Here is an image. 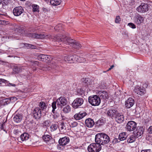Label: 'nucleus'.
I'll return each mask as SVG.
<instances>
[{
  "label": "nucleus",
  "instance_id": "nucleus-7",
  "mask_svg": "<svg viewBox=\"0 0 152 152\" xmlns=\"http://www.w3.org/2000/svg\"><path fill=\"white\" fill-rule=\"evenodd\" d=\"M84 99L81 98H77L72 103V106L74 108H77L81 106L84 102Z\"/></svg>",
  "mask_w": 152,
  "mask_h": 152
},
{
  "label": "nucleus",
  "instance_id": "nucleus-64",
  "mask_svg": "<svg viewBox=\"0 0 152 152\" xmlns=\"http://www.w3.org/2000/svg\"><path fill=\"white\" fill-rule=\"evenodd\" d=\"M59 115L58 114V115H56V117H58L59 116Z\"/></svg>",
  "mask_w": 152,
  "mask_h": 152
},
{
  "label": "nucleus",
  "instance_id": "nucleus-47",
  "mask_svg": "<svg viewBox=\"0 0 152 152\" xmlns=\"http://www.w3.org/2000/svg\"><path fill=\"white\" fill-rule=\"evenodd\" d=\"M148 131L150 134H152V126L149 127Z\"/></svg>",
  "mask_w": 152,
  "mask_h": 152
},
{
  "label": "nucleus",
  "instance_id": "nucleus-36",
  "mask_svg": "<svg viewBox=\"0 0 152 152\" xmlns=\"http://www.w3.org/2000/svg\"><path fill=\"white\" fill-rule=\"evenodd\" d=\"M78 124L77 122L74 121L71 123L70 124V126L71 127L74 128L77 126Z\"/></svg>",
  "mask_w": 152,
  "mask_h": 152
},
{
  "label": "nucleus",
  "instance_id": "nucleus-63",
  "mask_svg": "<svg viewBox=\"0 0 152 152\" xmlns=\"http://www.w3.org/2000/svg\"><path fill=\"white\" fill-rule=\"evenodd\" d=\"M20 1H25L26 0H20Z\"/></svg>",
  "mask_w": 152,
  "mask_h": 152
},
{
  "label": "nucleus",
  "instance_id": "nucleus-8",
  "mask_svg": "<svg viewBox=\"0 0 152 152\" xmlns=\"http://www.w3.org/2000/svg\"><path fill=\"white\" fill-rule=\"evenodd\" d=\"M33 117L37 120H39L41 117V111L39 107L35 108L32 112Z\"/></svg>",
  "mask_w": 152,
  "mask_h": 152
},
{
  "label": "nucleus",
  "instance_id": "nucleus-15",
  "mask_svg": "<svg viewBox=\"0 0 152 152\" xmlns=\"http://www.w3.org/2000/svg\"><path fill=\"white\" fill-rule=\"evenodd\" d=\"M98 94L100 99H106L109 98L108 93L105 91H99Z\"/></svg>",
  "mask_w": 152,
  "mask_h": 152
},
{
  "label": "nucleus",
  "instance_id": "nucleus-59",
  "mask_svg": "<svg viewBox=\"0 0 152 152\" xmlns=\"http://www.w3.org/2000/svg\"><path fill=\"white\" fill-rule=\"evenodd\" d=\"M2 86V83H0V86Z\"/></svg>",
  "mask_w": 152,
  "mask_h": 152
},
{
  "label": "nucleus",
  "instance_id": "nucleus-57",
  "mask_svg": "<svg viewBox=\"0 0 152 152\" xmlns=\"http://www.w3.org/2000/svg\"><path fill=\"white\" fill-rule=\"evenodd\" d=\"M114 67V66L113 65H112V66H111L110 68L112 69L113 67Z\"/></svg>",
  "mask_w": 152,
  "mask_h": 152
},
{
  "label": "nucleus",
  "instance_id": "nucleus-32",
  "mask_svg": "<svg viewBox=\"0 0 152 152\" xmlns=\"http://www.w3.org/2000/svg\"><path fill=\"white\" fill-rule=\"evenodd\" d=\"M135 137L133 135L130 136L127 139V142L129 143L134 142L135 140Z\"/></svg>",
  "mask_w": 152,
  "mask_h": 152
},
{
  "label": "nucleus",
  "instance_id": "nucleus-58",
  "mask_svg": "<svg viewBox=\"0 0 152 152\" xmlns=\"http://www.w3.org/2000/svg\"><path fill=\"white\" fill-rule=\"evenodd\" d=\"M90 56V55L89 54H87L86 56L87 57H88V56Z\"/></svg>",
  "mask_w": 152,
  "mask_h": 152
},
{
  "label": "nucleus",
  "instance_id": "nucleus-10",
  "mask_svg": "<svg viewBox=\"0 0 152 152\" xmlns=\"http://www.w3.org/2000/svg\"><path fill=\"white\" fill-rule=\"evenodd\" d=\"M24 12V10L21 6L16 7L14 8L13 11L14 15L16 16H19L22 14Z\"/></svg>",
  "mask_w": 152,
  "mask_h": 152
},
{
  "label": "nucleus",
  "instance_id": "nucleus-22",
  "mask_svg": "<svg viewBox=\"0 0 152 152\" xmlns=\"http://www.w3.org/2000/svg\"><path fill=\"white\" fill-rule=\"evenodd\" d=\"M143 129L142 127H138L137 130L134 132V135L137 137L141 136L143 133Z\"/></svg>",
  "mask_w": 152,
  "mask_h": 152
},
{
  "label": "nucleus",
  "instance_id": "nucleus-33",
  "mask_svg": "<svg viewBox=\"0 0 152 152\" xmlns=\"http://www.w3.org/2000/svg\"><path fill=\"white\" fill-rule=\"evenodd\" d=\"M58 127V125L57 124H52L50 127V131L53 132L56 130Z\"/></svg>",
  "mask_w": 152,
  "mask_h": 152
},
{
  "label": "nucleus",
  "instance_id": "nucleus-27",
  "mask_svg": "<svg viewBox=\"0 0 152 152\" xmlns=\"http://www.w3.org/2000/svg\"><path fill=\"white\" fill-rule=\"evenodd\" d=\"M127 137L126 133V132H123L119 134L118 138H119V140L122 141L126 140Z\"/></svg>",
  "mask_w": 152,
  "mask_h": 152
},
{
  "label": "nucleus",
  "instance_id": "nucleus-17",
  "mask_svg": "<svg viewBox=\"0 0 152 152\" xmlns=\"http://www.w3.org/2000/svg\"><path fill=\"white\" fill-rule=\"evenodd\" d=\"M144 18L140 15H137L134 18V22L137 24H140L144 21Z\"/></svg>",
  "mask_w": 152,
  "mask_h": 152
},
{
  "label": "nucleus",
  "instance_id": "nucleus-40",
  "mask_svg": "<svg viewBox=\"0 0 152 152\" xmlns=\"http://www.w3.org/2000/svg\"><path fill=\"white\" fill-rule=\"evenodd\" d=\"M121 21V19L119 16L116 17L115 20V22L116 23H120Z\"/></svg>",
  "mask_w": 152,
  "mask_h": 152
},
{
  "label": "nucleus",
  "instance_id": "nucleus-18",
  "mask_svg": "<svg viewBox=\"0 0 152 152\" xmlns=\"http://www.w3.org/2000/svg\"><path fill=\"white\" fill-rule=\"evenodd\" d=\"M134 100L132 98H129L126 101L125 106L127 108H129L134 104Z\"/></svg>",
  "mask_w": 152,
  "mask_h": 152
},
{
  "label": "nucleus",
  "instance_id": "nucleus-39",
  "mask_svg": "<svg viewBox=\"0 0 152 152\" xmlns=\"http://www.w3.org/2000/svg\"><path fill=\"white\" fill-rule=\"evenodd\" d=\"M60 129L61 130H63V129H66L65 124L64 122L63 121H62L61 122V124Z\"/></svg>",
  "mask_w": 152,
  "mask_h": 152
},
{
  "label": "nucleus",
  "instance_id": "nucleus-23",
  "mask_svg": "<svg viewBox=\"0 0 152 152\" xmlns=\"http://www.w3.org/2000/svg\"><path fill=\"white\" fill-rule=\"evenodd\" d=\"M39 63L37 61H35L34 63V64L35 66L37 65L39 66L40 69L44 71H50V70L51 68L50 66H47L46 65H41L40 64L39 65Z\"/></svg>",
  "mask_w": 152,
  "mask_h": 152
},
{
  "label": "nucleus",
  "instance_id": "nucleus-42",
  "mask_svg": "<svg viewBox=\"0 0 152 152\" xmlns=\"http://www.w3.org/2000/svg\"><path fill=\"white\" fill-rule=\"evenodd\" d=\"M14 133L15 134L17 135H19L21 134L20 131L18 129L14 130Z\"/></svg>",
  "mask_w": 152,
  "mask_h": 152
},
{
  "label": "nucleus",
  "instance_id": "nucleus-4",
  "mask_svg": "<svg viewBox=\"0 0 152 152\" xmlns=\"http://www.w3.org/2000/svg\"><path fill=\"white\" fill-rule=\"evenodd\" d=\"M26 35L29 37H32L36 39H43L50 38L51 36L50 35H47L44 33H26Z\"/></svg>",
  "mask_w": 152,
  "mask_h": 152
},
{
  "label": "nucleus",
  "instance_id": "nucleus-49",
  "mask_svg": "<svg viewBox=\"0 0 152 152\" xmlns=\"http://www.w3.org/2000/svg\"><path fill=\"white\" fill-rule=\"evenodd\" d=\"M46 56L45 57V60H49L50 59V58H51V57L48 55H46Z\"/></svg>",
  "mask_w": 152,
  "mask_h": 152
},
{
  "label": "nucleus",
  "instance_id": "nucleus-26",
  "mask_svg": "<svg viewBox=\"0 0 152 152\" xmlns=\"http://www.w3.org/2000/svg\"><path fill=\"white\" fill-rule=\"evenodd\" d=\"M28 138V134L26 133H24L21 135L20 137L18 140L20 139L22 141H24L27 140Z\"/></svg>",
  "mask_w": 152,
  "mask_h": 152
},
{
  "label": "nucleus",
  "instance_id": "nucleus-25",
  "mask_svg": "<svg viewBox=\"0 0 152 152\" xmlns=\"http://www.w3.org/2000/svg\"><path fill=\"white\" fill-rule=\"evenodd\" d=\"M22 115L20 114H17L15 115L13 118L14 121L16 123H19L22 119Z\"/></svg>",
  "mask_w": 152,
  "mask_h": 152
},
{
  "label": "nucleus",
  "instance_id": "nucleus-55",
  "mask_svg": "<svg viewBox=\"0 0 152 152\" xmlns=\"http://www.w3.org/2000/svg\"><path fill=\"white\" fill-rule=\"evenodd\" d=\"M23 28H20L19 29L18 31L19 32H20L23 31Z\"/></svg>",
  "mask_w": 152,
  "mask_h": 152
},
{
  "label": "nucleus",
  "instance_id": "nucleus-21",
  "mask_svg": "<svg viewBox=\"0 0 152 152\" xmlns=\"http://www.w3.org/2000/svg\"><path fill=\"white\" fill-rule=\"evenodd\" d=\"M69 139L68 137H65L60 138L59 140V143L62 145H64L69 143Z\"/></svg>",
  "mask_w": 152,
  "mask_h": 152
},
{
  "label": "nucleus",
  "instance_id": "nucleus-38",
  "mask_svg": "<svg viewBox=\"0 0 152 152\" xmlns=\"http://www.w3.org/2000/svg\"><path fill=\"white\" fill-rule=\"evenodd\" d=\"M33 12H37L38 10V6L37 5H34L32 6Z\"/></svg>",
  "mask_w": 152,
  "mask_h": 152
},
{
  "label": "nucleus",
  "instance_id": "nucleus-3",
  "mask_svg": "<svg viewBox=\"0 0 152 152\" xmlns=\"http://www.w3.org/2000/svg\"><path fill=\"white\" fill-rule=\"evenodd\" d=\"M67 103L66 99L64 97L61 96L57 99L56 101L53 102L52 104V107L53 108L52 112L55 113V109L56 108V104L58 107H61L65 105Z\"/></svg>",
  "mask_w": 152,
  "mask_h": 152
},
{
  "label": "nucleus",
  "instance_id": "nucleus-52",
  "mask_svg": "<svg viewBox=\"0 0 152 152\" xmlns=\"http://www.w3.org/2000/svg\"><path fill=\"white\" fill-rule=\"evenodd\" d=\"M9 1V0H4V3H5L6 4H7L8 2Z\"/></svg>",
  "mask_w": 152,
  "mask_h": 152
},
{
  "label": "nucleus",
  "instance_id": "nucleus-29",
  "mask_svg": "<svg viewBox=\"0 0 152 152\" xmlns=\"http://www.w3.org/2000/svg\"><path fill=\"white\" fill-rule=\"evenodd\" d=\"M93 83L92 81L90 79H86L85 82H83V85L85 86H88L89 85H92Z\"/></svg>",
  "mask_w": 152,
  "mask_h": 152
},
{
  "label": "nucleus",
  "instance_id": "nucleus-24",
  "mask_svg": "<svg viewBox=\"0 0 152 152\" xmlns=\"http://www.w3.org/2000/svg\"><path fill=\"white\" fill-rule=\"evenodd\" d=\"M22 69H24L23 66H14L13 68V73L14 74L19 73L21 72Z\"/></svg>",
  "mask_w": 152,
  "mask_h": 152
},
{
  "label": "nucleus",
  "instance_id": "nucleus-41",
  "mask_svg": "<svg viewBox=\"0 0 152 152\" xmlns=\"http://www.w3.org/2000/svg\"><path fill=\"white\" fill-rule=\"evenodd\" d=\"M128 25L132 28L134 29L136 28L135 25L133 23H128Z\"/></svg>",
  "mask_w": 152,
  "mask_h": 152
},
{
  "label": "nucleus",
  "instance_id": "nucleus-9",
  "mask_svg": "<svg viewBox=\"0 0 152 152\" xmlns=\"http://www.w3.org/2000/svg\"><path fill=\"white\" fill-rule=\"evenodd\" d=\"M136 123L134 121H129L126 125V129L129 132L133 131L136 128Z\"/></svg>",
  "mask_w": 152,
  "mask_h": 152
},
{
  "label": "nucleus",
  "instance_id": "nucleus-30",
  "mask_svg": "<svg viewBox=\"0 0 152 152\" xmlns=\"http://www.w3.org/2000/svg\"><path fill=\"white\" fill-rule=\"evenodd\" d=\"M61 2V0H50V4L53 6L59 5Z\"/></svg>",
  "mask_w": 152,
  "mask_h": 152
},
{
  "label": "nucleus",
  "instance_id": "nucleus-50",
  "mask_svg": "<svg viewBox=\"0 0 152 152\" xmlns=\"http://www.w3.org/2000/svg\"><path fill=\"white\" fill-rule=\"evenodd\" d=\"M6 81V80L4 79H0V83H4Z\"/></svg>",
  "mask_w": 152,
  "mask_h": 152
},
{
  "label": "nucleus",
  "instance_id": "nucleus-31",
  "mask_svg": "<svg viewBox=\"0 0 152 152\" xmlns=\"http://www.w3.org/2000/svg\"><path fill=\"white\" fill-rule=\"evenodd\" d=\"M39 106L40 108V110H44L47 107V106L46 105L45 103L43 102H41L39 103Z\"/></svg>",
  "mask_w": 152,
  "mask_h": 152
},
{
  "label": "nucleus",
  "instance_id": "nucleus-45",
  "mask_svg": "<svg viewBox=\"0 0 152 152\" xmlns=\"http://www.w3.org/2000/svg\"><path fill=\"white\" fill-rule=\"evenodd\" d=\"M37 58L40 61H43V60H42V54H40L37 57Z\"/></svg>",
  "mask_w": 152,
  "mask_h": 152
},
{
  "label": "nucleus",
  "instance_id": "nucleus-14",
  "mask_svg": "<svg viewBox=\"0 0 152 152\" xmlns=\"http://www.w3.org/2000/svg\"><path fill=\"white\" fill-rule=\"evenodd\" d=\"M76 55L67 56L64 57V60L66 62L72 63L76 62V59L75 58Z\"/></svg>",
  "mask_w": 152,
  "mask_h": 152
},
{
  "label": "nucleus",
  "instance_id": "nucleus-53",
  "mask_svg": "<svg viewBox=\"0 0 152 152\" xmlns=\"http://www.w3.org/2000/svg\"><path fill=\"white\" fill-rule=\"evenodd\" d=\"M45 57L46 56V55L42 54V60H43V61H45Z\"/></svg>",
  "mask_w": 152,
  "mask_h": 152
},
{
  "label": "nucleus",
  "instance_id": "nucleus-12",
  "mask_svg": "<svg viewBox=\"0 0 152 152\" xmlns=\"http://www.w3.org/2000/svg\"><path fill=\"white\" fill-rule=\"evenodd\" d=\"M134 92L137 94L142 95L145 93V89L143 87L137 86L135 87L134 90Z\"/></svg>",
  "mask_w": 152,
  "mask_h": 152
},
{
  "label": "nucleus",
  "instance_id": "nucleus-54",
  "mask_svg": "<svg viewBox=\"0 0 152 152\" xmlns=\"http://www.w3.org/2000/svg\"><path fill=\"white\" fill-rule=\"evenodd\" d=\"M43 10L44 12H46L48 11V10L46 8H43Z\"/></svg>",
  "mask_w": 152,
  "mask_h": 152
},
{
  "label": "nucleus",
  "instance_id": "nucleus-48",
  "mask_svg": "<svg viewBox=\"0 0 152 152\" xmlns=\"http://www.w3.org/2000/svg\"><path fill=\"white\" fill-rule=\"evenodd\" d=\"M141 152H151V151L150 149L142 150Z\"/></svg>",
  "mask_w": 152,
  "mask_h": 152
},
{
  "label": "nucleus",
  "instance_id": "nucleus-11",
  "mask_svg": "<svg viewBox=\"0 0 152 152\" xmlns=\"http://www.w3.org/2000/svg\"><path fill=\"white\" fill-rule=\"evenodd\" d=\"M137 10L140 12H145L148 10V5L145 3H142L137 8Z\"/></svg>",
  "mask_w": 152,
  "mask_h": 152
},
{
  "label": "nucleus",
  "instance_id": "nucleus-35",
  "mask_svg": "<svg viewBox=\"0 0 152 152\" xmlns=\"http://www.w3.org/2000/svg\"><path fill=\"white\" fill-rule=\"evenodd\" d=\"M51 137L49 135H44L43 136V139L46 142L49 141L51 139Z\"/></svg>",
  "mask_w": 152,
  "mask_h": 152
},
{
  "label": "nucleus",
  "instance_id": "nucleus-46",
  "mask_svg": "<svg viewBox=\"0 0 152 152\" xmlns=\"http://www.w3.org/2000/svg\"><path fill=\"white\" fill-rule=\"evenodd\" d=\"M50 123V121L49 120H46L44 122V123L45 125H47L49 124Z\"/></svg>",
  "mask_w": 152,
  "mask_h": 152
},
{
  "label": "nucleus",
  "instance_id": "nucleus-19",
  "mask_svg": "<svg viewBox=\"0 0 152 152\" xmlns=\"http://www.w3.org/2000/svg\"><path fill=\"white\" fill-rule=\"evenodd\" d=\"M86 115L87 113L85 112H80L74 115V118L76 120H80L85 116Z\"/></svg>",
  "mask_w": 152,
  "mask_h": 152
},
{
  "label": "nucleus",
  "instance_id": "nucleus-1",
  "mask_svg": "<svg viewBox=\"0 0 152 152\" xmlns=\"http://www.w3.org/2000/svg\"><path fill=\"white\" fill-rule=\"evenodd\" d=\"M53 40L60 45L66 44L75 49H79L81 47V45L78 42L65 35L56 36L54 37Z\"/></svg>",
  "mask_w": 152,
  "mask_h": 152
},
{
  "label": "nucleus",
  "instance_id": "nucleus-34",
  "mask_svg": "<svg viewBox=\"0 0 152 152\" xmlns=\"http://www.w3.org/2000/svg\"><path fill=\"white\" fill-rule=\"evenodd\" d=\"M71 111V107L69 105H67L64 107L63 109V111L64 113H67Z\"/></svg>",
  "mask_w": 152,
  "mask_h": 152
},
{
  "label": "nucleus",
  "instance_id": "nucleus-60",
  "mask_svg": "<svg viewBox=\"0 0 152 152\" xmlns=\"http://www.w3.org/2000/svg\"><path fill=\"white\" fill-rule=\"evenodd\" d=\"M0 126H1V127H2L3 126V124H0Z\"/></svg>",
  "mask_w": 152,
  "mask_h": 152
},
{
  "label": "nucleus",
  "instance_id": "nucleus-20",
  "mask_svg": "<svg viewBox=\"0 0 152 152\" xmlns=\"http://www.w3.org/2000/svg\"><path fill=\"white\" fill-rule=\"evenodd\" d=\"M85 124L88 127L91 128L94 125V122L93 119L91 118H88L86 120Z\"/></svg>",
  "mask_w": 152,
  "mask_h": 152
},
{
  "label": "nucleus",
  "instance_id": "nucleus-37",
  "mask_svg": "<svg viewBox=\"0 0 152 152\" xmlns=\"http://www.w3.org/2000/svg\"><path fill=\"white\" fill-rule=\"evenodd\" d=\"M62 25L61 24H59L56 26L54 28V29L55 30H57L58 31H60L62 29Z\"/></svg>",
  "mask_w": 152,
  "mask_h": 152
},
{
  "label": "nucleus",
  "instance_id": "nucleus-61",
  "mask_svg": "<svg viewBox=\"0 0 152 152\" xmlns=\"http://www.w3.org/2000/svg\"><path fill=\"white\" fill-rule=\"evenodd\" d=\"M111 69L110 68L108 69L107 70V71H109V70H110Z\"/></svg>",
  "mask_w": 152,
  "mask_h": 152
},
{
  "label": "nucleus",
  "instance_id": "nucleus-16",
  "mask_svg": "<svg viewBox=\"0 0 152 152\" xmlns=\"http://www.w3.org/2000/svg\"><path fill=\"white\" fill-rule=\"evenodd\" d=\"M114 118L115 119L116 121L118 123H122L124 119V115L121 113L118 112L117 113Z\"/></svg>",
  "mask_w": 152,
  "mask_h": 152
},
{
  "label": "nucleus",
  "instance_id": "nucleus-2",
  "mask_svg": "<svg viewBox=\"0 0 152 152\" xmlns=\"http://www.w3.org/2000/svg\"><path fill=\"white\" fill-rule=\"evenodd\" d=\"M110 140L109 137L106 134L100 133L95 136V141L99 145H104L108 143Z\"/></svg>",
  "mask_w": 152,
  "mask_h": 152
},
{
  "label": "nucleus",
  "instance_id": "nucleus-56",
  "mask_svg": "<svg viewBox=\"0 0 152 152\" xmlns=\"http://www.w3.org/2000/svg\"><path fill=\"white\" fill-rule=\"evenodd\" d=\"M143 86H144V87H146L147 86V84L145 83V84H144V85H143Z\"/></svg>",
  "mask_w": 152,
  "mask_h": 152
},
{
  "label": "nucleus",
  "instance_id": "nucleus-5",
  "mask_svg": "<svg viewBox=\"0 0 152 152\" xmlns=\"http://www.w3.org/2000/svg\"><path fill=\"white\" fill-rule=\"evenodd\" d=\"M88 100L89 103L92 106H98L101 102L100 97L96 95L89 96Z\"/></svg>",
  "mask_w": 152,
  "mask_h": 152
},
{
  "label": "nucleus",
  "instance_id": "nucleus-62",
  "mask_svg": "<svg viewBox=\"0 0 152 152\" xmlns=\"http://www.w3.org/2000/svg\"><path fill=\"white\" fill-rule=\"evenodd\" d=\"M1 0H0V4H1Z\"/></svg>",
  "mask_w": 152,
  "mask_h": 152
},
{
  "label": "nucleus",
  "instance_id": "nucleus-44",
  "mask_svg": "<svg viewBox=\"0 0 152 152\" xmlns=\"http://www.w3.org/2000/svg\"><path fill=\"white\" fill-rule=\"evenodd\" d=\"M120 141V140H119V138H118V139L117 138H115L113 140L112 142L114 144V143H116L118 142H119Z\"/></svg>",
  "mask_w": 152,
  "mask_h": 152
},
{
  "label": "nucleus",
  "instance_id": "nucleus-28",
  "mask_svg": "<svg viewBox=\"0 0 152 152\" xmlns=\"http://www.w3.org/2000/svg\"><path fill=\"white\" fill-rule=\"evenodd\" d=\"M75 58L76 60V62L83 63L86 61V60L85 58L83 57H79L77 56H75Z\"/></svg>",
  "mask_w": 152,
  "mask_h": 152
},
{
  "label": "nucleus",
  "instance_id": "nucleus-13",
  "mask_svg": "<svg viewBox=\"0 0 152 152\" xmlns=\"http://www.w3.org/2000/svg\"><path fill=\"white\" fill-rule=\"evenodd\" d=\"M118 113V112L116 110L113 108L107 110L106 111V113L107 116L112 118H114Z\"/></svg>",
  "mask_w": 152,
  "mask_h": 152
},
{
  "label": "nucleus",
  "instance_id": "nucleus-43",
  "mask_svg": "<svg viewBox=\"0 0 152 152\" xmlns=\"http://www.w3.org/2000/svg\"><path fill=\"white\" fill-rule=\"evenodd\" d=\"M27 45L28 47L32 49H36V47L35 46L29 44H27Z\"/></svg>",
  "mask_w": 152,
  "mask_h": 152
},
{
  "label": "nucleus",
  "instance_id": "nucleus-51",
  "mask_svg": "<svg viewBox=\"0 0 152 152\" xmlns=\"http://www.w3.org/2000/svg\"><path fill=\"white\" fill-rule=\"evenodd\" d=\"M9 100V99H8L7 98L6 99H4L3 100V101L4 103H6L7 104H8V103H7V102H8Z\"/></svg>",
  "mask_w": 152,
  "mask_h": 152
},
{
  "label": "nucleus",
  "instance_id": "nucleus-6",
  "mask_svg": "<svg viewBox=\"0 0 152 152\" xmlns=\"http://www.w3.org/2000/svg\"><path fill=\"white\" fill-rule=\"evenodd\" d=\"M102 149V146L98 143H93L90 145L88 147L89 152H99Z\"/></svg>",
  "mask_w": 152,
  "mask_h": 152
}]
</instances>
